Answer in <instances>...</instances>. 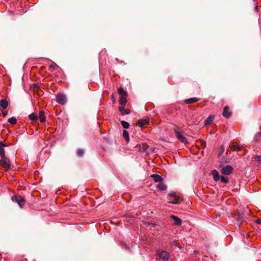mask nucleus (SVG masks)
Listing matches in <instances>:
<instances>
[{
    "label": "nucleus",
    "mask_w": 261,
    "mask_h": 261,
    "mask_svg": "<svg viewBox=\"0 0 261 261\" xmlns=\"http://www.w3.org/2000/svg\"><path fill=\"white\" fill-rule=\"evenodd\" d=\"M156 253L158 261H167L169 259V253L166 251L158 250Z\"/></svg>",
    "instance_id": "1"
},
{
    "label": "nucleus",
    "mask_w": 261,
    "mask_h": 261,
    "mask_svg": "<svg viewBox=\"0 0 261 261\" xmlns=\"http://www.w3.org/2000/svg\"><path fill=\"white\" fill-rule=\"evenodd\" d=\"M12 200L13 202H17L20 207H22L25 203V200L20 195H15L12 197Z\"/></svg>",
    "instance_id": "2"
},
{
    "label": "nucleus",
    "mask_w": 261,
    "mask_h": 261,
    "mask_svg": "<svg viewBox=\"0 0 261 261\" xmlns=\"http://www.w3.org/2000/svg\"><path fill=\"white\" fill-rule=\"evenodd\" d=\"M0 163L1 165L6 169L8 170L10 168V160L7 156L2 158Z\"/></svg>",
    "instance_id": "3"
},
{
    "label": "nucleus",
    "mask_w": 261,
    "mask_h": 261,
    "mask_svg": "<svg viewBox=\"0 0 261 261\" xmlns=\"http://www.w3.org/2000/svg\"><path fill=\"white\" fill-rule=\"evenodd\" d=\"M232 167L230 165H227L222 168L221 172L224 175H229L232 172Z\"/></svg>",
    "instance_id": "4"
},
{
    "label": "nucleus",
    "mask_w": 261,
    "mask_h": 261,
    "mask_svg": "<svg viewBox=\"0 0 261 261\" xmlns=\"http://www.w3.org/2000/svg\"><path fill=\"white\" fill-rule=\"evenodd\" d=\"M66 96L62 93H59L57 96V102L60 105H64L66 102Z\"/></svg>",
    "instance_id": "5"
},
{
    "label": "nucleus",
    "mask_w": 261,
    "mask_h": 261,
    "mask_svg": "<svg viewBox=\"0 0 261 261\" xmlns=\"http://www.w3.org/2000/svg\"><path fill=\"white\" fill-rule=\"evenodd\" d=\"M176 137L182 143L185 144L188 143V141L186 138H185L181 133L177 130H175Z\"/></svg>",
    "instance_id": "6"
},
{
    "label": "nucleus",
    "mask_w": 261,
    "mask_h": 261,
    "mask_svg": "<svg viewBox=\"0 0 261 261\" xmlns=\"http://www.w3.org/2000/svg\"><path fill=\"white\" fill-rule=\"evenodd\" d=\"M149 118H146L145 119L138 120L137 125L140 127H143L144 126L149 123Z\"/></svg>",
    "instance_id": "7"
},
{
    "label": "nucleus",
    "mask_w": 261,
    "mask_h": 261,
    "mask_svg": "<svg viewBox=\"0 0 261 261\" xmlns=\"http://www.w3.org/2000/svg\"><path fill=\"white\" fill-rule=\"evenodd\" d=\"M212 175H213L214 180L215 181H218L220 179V176L219 175V172L217 170L214 169L212 171Z\"/></svg>",
    "instance_id": "8"
},
{
    "label": "nucleus",
    "mask_w": 261,
    "mask_h": 261,
    "mask_svg": "<svg viewBox=\"0 0 261 261\" xmlns=\"http://www.w3.org/2000/svg\"><path fill=\"white\" fill-rule=\"evenodd\" d=\"M229 108L228 106H225L224 108L222 115L226 118H228L231 116V113L228 111Z\"/></svg>",
    "instance_id": "9"
},
{
    "label": "nucleus",
    "mask_w": 261,
    "mask_h": 261,
    "mask_svg": "<svg viewBox=\"0 0 261 261\" xmlns=\"http://www.w3.org/2000/svg\"><path fill=\"white\" fill-rule=\"evenodd\" d=\"M182 200V199H181V198L178 196L176 197L173 198V199L169 201L168 202V203H171V204H177L180 203V202H181Z\"/></svg>",
    "instance_id": "10"
},
{
    "label": "nucleus",
    "mask_w": 261,
    "mask_h": 261,
    "mask_svg": "<svg viewBox=\"0 0 261 261\" xmlns=\"http://www.w3.org/2000/svg\"><path fill=\"white\" fill-rule=\"evenodd\" d=\"M171 218L174 220V224L176 225H180L182 223L181 220L178 217L174 216V215H171Z\"/></svg>",
    "instance_id": "11"
},
{
    "label": "nucleus",
    "mask_w": 261,
    "mask_h": 261,
    "mask_svg": "<svg viewBox=\"0 0 261 261\" xmlns=\"http://www.w3.org/2000/svg\"><path fill=\"white\" fill-rule=\"evenodd\" d=\"M7 146L3 142H0V155L2 158L6 157L4 147Z\"/></svg>",
    "instance_id": "12"
},
{
    "label": "nucleus",
    "mask_w": 261,
    "mask_h": 261,
    "mask_svg": "<svg viewBox=\"0 0 261 261\" xmlns=\"http://www.w3.org/2000/svg\"><path fill=\"white\" fill-rule=\"evenodd\" d=\"M156 188L160 191H165L167 190V186L163 182H160L156 185Z\"/></svg>",
    "instance_id": "13"
},
{
    "label": "nucleus",
    "mask_w": 261,
    "mask_h": 261,
    "mask_svg": "<svg viewBox=\"0 0 261 261\" xmlns=\"http://www.w3.org/2000/svg\"><path fill=\"white\" fill-rule=\"evenodd\" d=\"M8 106V102L6 99H2L0 100V108L5 109L7 108Z\"/></svg>",
    "instance_id": "14"
},
{
    "label": "nucleus",
    "mask_w": 261,
    "mask_h": 261,
    "mask_svg": "<svg viewBox=\"0 0 261 261\" xmlns=\"http://www.w3.org/2000/svg\"><path fill=\"white\" fill-rule=\"evenodd\" d=\"M151 177H152L153 180L157 182H160L163 180L162 177L158 174H152Z\"/></svg>",
    "instance_id": "15"
},
{
    "label": "nucleus",
    "mask_w": 261,
    "mask_h": 261,
    "mask_svg": "<svg viewBox=\"0 0 261 261\" xmlns=\"http://www.w3.org/2000/svg\"><path fill=\"white\" fill-rule=\"evenodd\" d=\"M199 100V98L193 97V98H188V99H186L185 102L187 104H189V103H194V102H197Z\"/></svg>",
    "instance_id": "16"
},
{
    "label": "nucleus",
    "mask_w": 261,
    "mask_h": 261,
    "mask_svg": "<svg viewBox=\"0 0 261 261\" xmlns=\"http://www.w3.org/2000/svg\"><path fill=\"white\" fill-rule=\"evenodd\" d=\"M214 119V116L213 115H210L208 117V118L205 120L204 124L205 125H209L212 123Z\"/></svg>",
    "instance_id": "17"
},
{
    "label": "nucleus",
    "mask_w": 261,
    "mask_h": 261,
    "mask_svg": "<svg viewBox=\"0 0 261 261\" xmlns=\"http://www.w3.org/2000/svg\"><path fill=\"white\" fill-rule=\"evenodd\" d=\"M119 110L122 113V115L129 114L130 113V111L129 109H125L123 107H119Z\"/></svg>",
    "instance_id": "18"
},
{
    "label": "nucleus",
    "mask_w": 261,
    "mask_h": 261,
    "mask_svg": "<svg viewBox=\"0 0 261 261\" xmlns=\"http://www.w3.org/2000/svg\"><path fill=\"white\" fill-rule=\"evenodd\" d=\"M122 135L125 141L127 142H128L129 141V136L128 132L126 130H124L123 131Z\"/></svg>",
    "instance_id": "19"
},
{
    "label": "nucleus",
    "mask_w": 261,
    "mask_h": 261,
    "mask_svg": "<svg viewBox=\"0 0 261 261\" xmlns=\"http://www.w3.org/2000/svg\"><path fill=\"white\" fill-rule=\"evenodd\" d=\"M39 118L40 119V122L41 123H43L45 121V117L44 115V112L43 111H40L39 112Z\"/></svg>",
    "instance_id": "20"
},
{
    "label": "nucleus",
    "mask_w": 261,
    "mask_h": 261,
    "mask_svg": "<svg viewBox=\"0 0 261 261\" xmlns=\"http://www.w3.org/2000/svg\"><path fill=\"white\" fill-rule=\"evenodd\" d=\"M237 220L239 223H242L245 220L244 214H239L238 218H237Z\"/></svg>",
    "instance_id": "21"
},
{
    "label": "nucleus",
    "mask_w": 261,
    "mask_h": 261,
    "mask_svg": "<svg viewBox=\"0 0 261 261\" xmlns=\"http://www.w3.org/2000/svg\"><path fill=\"white\" fill-rule=\"evenodd\" d=\"M126 97H127V96H121L120 98L119 99L120 104H121L122 105H125V103L127 102Z\"/></svg>",
    "instance_id": "22"
},
{
    "label": "nucleus",
    "mask_w": 261,
    "mask_h": 261,
    "mask_svg": "<svg viewBox=\"0 0 261 261\" xmlns=\"http://www.w3.org/2000/svg\"><path fill=\"white\" fill-rule=\"evenodd\" d=\"M118 92L121 96H127L126 92L122 88H119L118 89Z\"/></svg>",
    "instance_id": "23"
},
{
    "label": "nucleus",
    "mask_w": 261,
    "mask_h": 261,
    "mask_svg": "<svg viewBox=\"0 0 261 261\" xmlns=\"http://www.w3.org/2000/svg\"><path fill=\"white\" fill-rule=\"evenodd\" d=\"M29 118L30 120L35 121L38 120V116L34 113L31 114L29 116Z\"/></svg>",
    "instance_id": "24"
},
{
    "label": "nucleus",
    "mask_w": 261,
    "mask_h": 261,
    "mask_svg": "<svg viewBox=\"0 0 261 261\" xmlns=\"http://www.w3.org/2000/svg\"><path fill=\"white\" fill-rule=\"evenodd\" d=\"M8 121L11 124L14 125L16 123L17 120L14 117H11L8 119Z\"/></svg>",
    "instance_id": "25"
},
{
    "label": "nucleus",
    "mask_w": 261,
    "mask_h": 261,
    "mask_svg": "<svg viewBox=\"0 0 261 261\" xmlns=\"http://www.w3.org/2000/svg\"><path fill=\"white\" fill-rule=\"evenodd\" d=\"M121 124L122 126H123V127L125 129L128 128L129 126V123L125 121H123V120L121 121Z\"/></svg>",
    "instance_id": "26"
},
{
    "label": "nucleus",
    "mask_w": 261,
    "mask_h": 261,
    "mask_svg": "<svg viewBox=\"0 0 261 261\" xmlns=\"http://www.w3.org/2000/svg\"><path fill=\"white\" fill-rule=\"evenodd\" d=\"M261 139V133L259 132L255 134L254 140L255 141H259Z\"/></svg>",
    "instance_id": "27"
},
{
    "label": "nucleus",
    "mask_w": 261,
    "mask_h": 261,
    "mask_svg": "<svg viewBox=\"0 0 261 261\" xmlns=\"http://www.w3.org/2000/svg\"><path fill=\"white\" fill-rule=\"evenodd\" d=\"M220 179H221V182H222L223 184H228L229 182V180H228V178L225 177L224 176H222L220 177Z\"/></svg>",
    "instance_id": "28"
},
{
    "label": "nucleus",
    "mask_w": 261,
    "mask_h": 261,
    "mask_svg": "<svg viewBox=\"0 0 261 261\" xmlns=\"http://www.w3.org/2000/svg\"><path fill=\"white\" fill-rule=\"evenodd\" d=\"M231 149L233 151H239L241 149V148L236 145H233L231 146Z\"/></svg>",
    "instance_id": "29"
},
{
    "label": "nucleus",
    "mask_w": 261,
    "mask_h": 261,
    "mask_svg": "<svg viewBox=\"0 0 261 261\" xmlns=\"http://www.w3.org/2000/svg\"><path fill=\"white\" fill-rule=\"evenodd\" d=\"M84 150L82 149H79L77 151V154L79 156H82L84 154Z\"/></svg>",
    "instance_id": "30"
},
{
    "label": "nucleus",
    "mask_w": 261,
    "mask_h": 261,
    "mask_svg": "<svg viewBox=\"0 0 261 261\" xmlns=\"http://www.w3.org/2000/svg\"><path fill=\"white\" fill-rule=\"evenodd\" d=\"M255 160L261 164V155H257L255 158Z\"/></svg>",
    "instance_id": "31"
},
{
    "label": "nucleus",
    "mask_w": 261,
    "mask_h": 261,
    "mask_svg": "<svg viewBox=\"0 0 261 261\" xmlns=\"http://www.w3.org/2000/svg\"><path fill=\"white\" fill-rule=\"evenodd\" d=\"M169 195L170 196L172 197V198H175V197H176L178 196L176 195V193L175 192L171 193L169 194Z\"/></svg>",
    "instance_id": "32"
},
{
    "label": "nucleus",
    "mask_w": 261,
    "mask_h": 261,
    "mask_svg": "<svg viewBox=\"0 0 261 261\" xmlns=\"http://www.w3.org/2000/svg\"><path fill=\"white\" fill-rule=\"evenodd\" d=\"M224 147L222 146H221L220 148V153H222L224 151Z\"/></svg>",
    "instance_id": "33"
},
{
    "label": "nucleus",
    "mask_w": 261,
    "mask_h": 261,
    "mask_svg": "<svg viewBox=\"0 0 261 261\" xmlns=\"http://www.w3.org/2000/svg\"><path fill=\"white\" fill-rule=\"evenodd\" d=\"M123 245L124 246V247L127 249H129V246L127 245L125 243H123Z\"/></svg>",
    "instance_id": "34"
},
{
    "label": "nucleus",
    "mask_w": 261,
    "mask_h": 261,
    "mask_svg": "<svg viewBox=\"0 0 261 261\" xmlns=\"http://www.w3.org/2000/svg\"><path fill=\"white\" fill-rule=\"evenodd\" d=\"M57 66V64H55V63H53V64H51V65H50V68H55V66Z\"/></svg>",
    "instance_id": "35"
},
{
    "label": "nucleus",
    "mask_w": 261,
    "mask_h": 261,
    "mask_svg": "<svg viewBox=\"0 0 261 261\" xmlns=\"http://www.w3.org/2000/svg\"><path fill=\"white\" fill-rule=\"evenodd\" d=\"M256 223L257 224H261V219H257L256 221Z\"/></svg>",
    "instance_id": "36"
},
{
    "label": "nucleus",
    "mask_w": 261,
    "mask_h": 261,
    "mask_svg": "<svg viewBox=\"0 0 261 261\" xmlns=\"http://www.w3.org/2000/svg\"><path fill=\"white\" fill-rule=\"evenodd\" d=\"M111 98L113 100V101H114V97L113 94H112V95L111 96Z\"/></svg>",
    "instance_id": "37"
},
{
    "label": "nucleus",
    "mask_w": 261,
    "mask_h": 261,
    "mask_svg": "<svg viewBox=\"0 0 261 261\" xmlns=\"http://www.w3.org/2000/svg\"><path fill=\"white\" fill-rule=\"evenodd\" d=\"M258 7H257V6H256V7H255V10H256V11H258Z\"/></svg>",
    "instance_id": "38"
},
{
    "label": "nucleus",
    "mask_w": 261,
    "mask_h": 261,
    "mask_svg": "<svg viewBox=\"0 0 261 261\" xmlns=\"http://www.w3.org/2000/svg\"><path fill=\"white\" fill-rule=\"evenodd\" d=\"M197 253V251H195H195H194V254H196Z\"/></svg>",
    "instance_id": "39"
},
{
    "label": "nucleus",
    "mask_w": 261,
    "mask_h": 261,
    "mask_svg": "<svg viewBox=\"0 0 261 261\" xmlns=\"http://www.w3.org/2000/svg\"><path fill=\"white\" fill-rule=\"evenodd\" d=\"M152 225L153 227H154L155 226V224L154 223L152 224Z\"/></svg>",
    "instance_id": "40"
},
{
    "label": "nucleus",
    "mask_w": 261,
    "mask_h": 261,
    "mask_svg": "<svg viewBox=\"0 0 261 261\" xmlns=\"http://www.w3.org/2000/svg\"><path fill=\"white\" fill-rule=\"evenodd\" d=\"M147 223L148 224V225H149V224H150L151 223H149V222H147Z\"/></svg>",
    "instance_id": "41"
},
{
    "label": "nucleus",
    "mask_w": 261,
    "mask_h": 261,
    "mask_svg": "<svg viewBox=\"0 0 261 261\" xmlns=\"http://www.w3.org/2000/svg\"><path fill=\"white\" fill-rule=\"evenodd\" d=\"M7 115V113H4V115Z\"/></svg>",
    "instance_id": "42"
},
{
    "label": "nucleus",
    "mask_w": 261,
    "mask_h": 261,
    "mask_svg": "<svg viewBox=\"0 0 261 261\" xmlns=\"http://www.w3.org/2000/svg\"><path fill=\"white\" fill-rule=\"evenodd\" d=\"M253 1H255L256 0H253Z\"/></svg>",
    "instance_id": "43"
}]
</instances>
